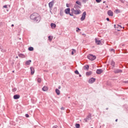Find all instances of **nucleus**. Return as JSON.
<instances>
[{"label":"nucleus","mask_w":128,"mask_h":128,"mask_svg":"<svg viewBox=\"0 0 128 128\" xmlns=\"http://www.w3.org/2000/svg\"><path fill=\"white\" fill-rule=\"evenodd\" d=\"M30 18L36 22H40V16L38 13H33L30 15Z\"/></svg>","instance_id":"obj_1"},{"label":"nucleus","mask_w":128,"mask_h":128,"mask_svg":"<svg viewBox=\"0 0 128 128\" xmlns=\"http://www.w3.org/2000/svg\"><path fill=\"white\" fill-rule=\"evenodd\" d=\"M71 12L74 14H80V10L77 8H72L71 9Z\"/></svg>","instance_id":"obj_2"},{"label":"nucleus","mask_w":128,"mask_h":128,"mask_svg":"<svg viewBox=\"0 0 128 128\" xmlns=\"http://www.w3.org/2000/svg\"><path fill=\"white\" fill-rule=\"evenodd\" d=\"M88 58L90 60H96V56H94L92 54H89L88 56Z\"/></svg>","instance_id":"obj_3"},{"label":"nucleus","mask_w":128,"mask_h":128,"mask_svg":"<svg viewBox=\"0 0 128 128\" xmlns=\"http://www.w3.org/2000/svg\"><path fill=\"white\" fill-rule=\"evenodd\" d=\"M86 12H84L82 14V16L80 18V20L82 22L83 20H86Z\"/></svg>","instance_id":"obj_4"},{"label":"nucleus","mask_w":128,"mask_h":128,"mask_svg":"<svg viewBox=\"0 0 128 128\" xmlns=\"http://www.w3.org/2000/svg\"><path fill=\"white\" fill-rule=\"evenodd\" d=\"M54 0H52L48 4V6L50 8V10H52V6H54Z\"/></svg>","instance_id":"obj_5"},{"label":"nucleus","mask_w":128,"mask_h":128,"mask_svg":"<svg viewBox=\"0 0 128 128\" xmlns=\"http://www.w3.org/2000/svg\"><path fill=\"white\" fill-rule=\"evenodd\" d=\"M95 42L98 45H102V42L100 40H98V38H95Z\"/></svg>","instance_id":"obj_6"},{"label":"nucleus","mask_w":128,"mask_h":128,"mask_svg":"<svg viewBox=\"0 0 128 128\" xmlns=\"http://www.w3.org/2000/svg\"><path fill=\"white\" fill-rule=\"evenodd\" d=\"M96 82V78H90L89 80H88V83L89 84H94V82Z\"/></svg>","instance_id":"obj_7"},{"label":"nucleus","mask_w":128,"mask_h":128,"mask_svg":"<svg viewBox=\"0 0 128 128\" xmlns=\"http://www.w3.org/2000/svg\"><path fill=\"white\" fill-rule=\"evenodd\" d=\"M108 14L109 16H114V12L111 10H109L108 11Z\"/></svg>","instance_id":"obj_8"},{"label":"nucleus","mask_w":128,"mask_h":128,"mask_svg":"<svg viewBox=\"0 0 128 128\" xmlns=\"http://www.w3.org/2000/svg\"><path fill=\"white\" fill-rule=\"evenodd\" d=\"M114 74H120V72H122V70L120 69H116L114 70Z\"/></svg>","instance_id":"obj_9"},{"label":"nucleus","mask_w":128,"mask_h":128,"mask_svg":"<svg viewBox=\"0 0 128 128\" xmlns=\"http://www.w3.org/2000/svg\"><path fill=\"white\" fill-rule=\"evenodd\" d=\"M70 12V8H67L64 10V12L66 14H69Z\"/></svg>","instance_id":"obj_10"},{"label":"nucleus","mask_w":128,"mask_h":128,"mask_svg":"<svg viewBox=\"0 0 128 128\" xmlns=\"http://www.w3.org/2000/svg\"><path fill=\"white\" fill-rule=\"evenodd\" d=\"M103 70L102 69H98L96 72L98 74H100L102 72Z\"/></svg>","instance_id":"obj_11"},{"label":"nucleus","mask_w":128,"mask_h":128,"mask_svg":"<svg viewBox=\"0 0 128 128\" xmlns=\"http://www.w3.org/2000/svg\"><path fill=\"white\" fill-rule=\"evenodd\" d=\"M110 65L112 66V68H116V62L114 60H112L110 62Z\"/></svg>","instance_id":"obj_12"},{"label":"nucleus","mask_w":128,"mask_h":128,"mask_svg":"<svg viewBox=\"0 0 128 128\" xmlns=\"http://www.w3.org/2000/svg\"><path fill=\"white\" fill-rule=\"evenodd\" d=\"M20 98V96L18 94H16L14 96V100H18Z\"/></svg>","instance_id":"obj_13"},{"label":"nucleus","mask_w":128,"mask_h":128,"mask_svg":"<svg viewBox=\"0 0 128 128\" xmlns=\"http://www.w3.org/2000/svg\"><path fill=\"white\" fill-rule=\"evenodd\" d=\"M30 70H31V74H34V67H30Z\"/></svg>","instance_id":"obj_14"},{"label":"nucleus","mask_w":128,"mask_h":128,"mask_svg":"<svg viewBox=\"0 0 128 128\" xmlns=\"http://www.w3.org/2000/svg\"><path fill=\"white\" fill-rule=\"evenodd\" d=\"M56 92L58 96H60V91L58 88L56 89Z\"/></svg>","instance_id":"obj_15"},{"label":"nucleus","mask_w":128,"mask_h":128,"mask_svg":"<svg viewBox=\"0 0 128 128\" xmlns=\"http://www.w3.org/2000/svg\"><path fill=\"white\" fill-rule=\"evenodd\" d=\"M30 62H32V60H28L26 61V66H30Z\"/></svg>","instance_id":"obj_16"},{"label":"nucleus","mask_w":128,"mask_h":128,"mask_svg":"<svg viewBox=\"0 0 128 128\" xmlns=\"http://www.w3.org/2000/svg\"><path fill=\"white\" fill-rule=\"evenodd\" d=\"M48 90V86H44L42 88V90L44 91V92H46V90Z\"/></svg>","instance_id":"obj_17"},{"label":"nucleus","mask_w":128,"mask_h":128,"mask_svg":"<svg viewBox=\"0 0 128 128\" xmlns=\"http://www.w3.org/2000/svg\"><path fill=\"white\" fill-rule=\"evenodd\" d=\"M84 70H88V68H90V66L88 65H86L84 66Z\"/></svg>","instance_id":"obj_18"},{"label":"nucleus","mask_w":128,"mask_h":128,"mask_svg":"<svg viewBox=\"0 0 128 128\" xmlns=\"http://www.w3.org/2000/svg\"><path fill=\"white\" fill-rule=\"evenodd\" d=\"M50 26H51V28H56V24H54V23H52V24H50Z\"/></svg>","instance_id":"obj_19"},{"label":"nucleus","mask_w":128,"mask_h":128,"mask_svg":"<svg viewBox=\"0 0 128 128\" xmlns=\"http://www.w3.org/2000/svg\"><path fill=\"white\" fill-rule=\"evenodd\" d=\"M92 74V71H90L86 72V76H90Z\"/></svg>","instance_id":"obj_20"},{"label":"nucleus","mask_w":128,"mask_h":128,"mask_svg":"<svg viewBox=\"0 0 128 128\" xmlns=\"http://www.w3.org/2000/svg\"><path fill=\"white\" fill-rule=\"evenodd\" d=\"M73 8H76L78 10V8H80V6H78V4H76L74 6V7Z\"/></svg>","instance_id":"obj_21"},{"label":"nucleus","mask_w":128,"mask_h":128,"mask_svg":"<svg viewBox=\"0 0 128 128\" xmlns=\"http://www.w3.org/2000/svg\"><path fill=\"white\" fill-rule=\"evenodd\" d=\"M37 82H39V84H40L42 82V78H37Z\"/></svg>","instance_id":"obj_22"},{"label":"nucleus","mask_w":128,"mask_h":128,"mask_svg":"<svg viewBox=\"0 0 128 128\" xmlns=\"http://www.w3.org/2000/svg\"><path fill=\"white\" fill-rule=\"evenodd\" d=\"M76 4H78V6H82V2L80 1H76Z\"/></svg>","instance_id":"obj_23"},{"label":"nucleus","mask_w":128,"mask_h":128,"mask_svg":"<svg viewBox=\"0 0 128 128\" xmlns=\"http://www.w3.org/2000/svg\"><path fill=\"white\" fill-rule=\"evenodd\" d=\"M80 125L79 124H76V128H80Z\"/></svg>","instance_id":"obj_24"},{"label":"nucleus","mask_w":128,"mask_h":128,"mask_svg":"<svg viewBox=\"0 0 128 128\" xmlns=\"http://www.w3.org/2000/svg\"><path fill=\"white\" fill-rule=\"evenodd\" d=\"M28 50H30V52H32V50H34V48L32 47H30L28 48Z\"/></svg>","instance_id":"obj_25"},{"label":"nucleus","mask_w":128,"mask_h":128,"mask_svg":"<svg viewBox=\"0 0 128 128\" xmlns=\"http://www.w3.org/2000/svg\"><path fill=\"white\" fill-rule=\"evenodd\" d=\"M48 40H50V42H52V37L50 36H48Z\"/></svg>","instance_id":"obj_26"},{"label":"nucleus","mask_w":128,"mask_h":128,"mask_svg":"<svg viewBox=\"0 0 128 128\" xmlns=\"http://www.w3.org/2000/svg\"><path fill=\"white\" fill-rule=\"evenodd\" d=\"M75 74H80V72H78V70H76L75 72H74Z\"/></svg>","instance_id":"obj_27"},{"label":"nucleus","mask_w":128,"mask_h":128,"mask_svg":"<svg viewBox=\"0 0 128 128\" xmlns=\"http://www.w3.org/2000/svg\"><path fill=\"white\" fill-rule=\"evenodd\" d=\"M12 92H16V88H13L12 89Z\"/></svg>","instance_id":"obj_28"},{"label":"nucleus","mask_w":128,"mask_h":128,"mask_svg":"<svg viewBox=\"0 0 128 128\" xmlns=\"http://www.w3.org/2000/svg\"><path fill=\"white\" fill-rule=\"evenodd\" d=\"M24 54H19V55H18V56H21V57H22V56H24Z\"/></svg>","instance_id":"obj_29"},{"label":"nucleus","mask_w":128,"mask_h":128,"mask_svg":"<svg viewBox=\"0 0 128 128\" xmlns=\"http://www.w3.org/2000/svg\"><path fill=\"white\" fill-rule=\"evenodd\" d=\"M118 27H117V28H122V26H120V25H118Z\"/></svg>","instance_id":"obj_30"},{"label":"nucleus","mask_w":128,"mask_h":128,"mask_svg":"<svg viewBox=\"0 0 128 128\" xmlns=\"http://www.w3.org/2000/svg\"><path fill=\"white\" fill-rule=\"evenodd\" d=\"M90 116H87L86 118L88 119V120H90Z\"/></svg>","instance_id":"obj_31"},{"label":"nucleus","mask_w":128,"mask_h":128,"mask_svg":"<svg viewBox=\"0 0 128 128\" xmlns=\"http://www.w3.org/2000/svg\"><path fill=\"white\" fill-rule=\"evenodd\" d=\"M3 8H8V5H5L3 6Z\"/></svg>","instance_id":"obj_32"},{"label":"nucleus","mask_w":128,"mask_h":128,"mask_svg":"<svg viewBox=\"0 0 128 128\" xmlns=\"http://www.w3.org/2000/svg\"><path fill=\"white\" fill-rule=\"evenodd\" d=\"M25 116H26V118H30V115H28V114H26Z\"/></svg>","instance_id":"obj_33"},{"label":"nucleus","mask_w":128,"mask_h":128,"mask_svg":"<svg viewBox=\"0 0 128 128\" xmlns=\"http://www.w3.org/2000/svg\"><path fill=\"white\" fill-rule=\"evenodd\" d=\"M96 2H100L102 0H96Z\"/></svg>","instance_id":"obj_34"},{"label":"nucleus","mask_w":128,"mask_h":128,"mask_svg":"<svg viewBox=\"0 0 128 128\" xmlns=\"http://www.w3.org/2000/svg\"><path fill=\"white\" fill-rule=\"evenodd\" d=\"M120 2H122V4H124V0H120Z\"/></svg>","instance_id":"obj_35"},{"label":"nucleus","mask_w":128,"mask_h":128,"mask_svg":"<svg viewBox=\"0 0 128 128\" xmlns=\"http://www.w3.org/2000/svg\"><path fill=\"white\" fill-rule=\"evenodd\" d=\"M110 50V52H113L114 53V49L112 48V49H111Z\"/></svg>","instance_id":"obj_36"},{"label":"nucleus","mask_w":128,"mask_h":128,"mask_svg":"<svg viewBox=\"0 0 128 128\" xmlns=\"http://www.w3.org/2000/svg\"><path fill=\"white\" fill-rule=\"evenodd\" d=\"M69 14H70V16H74V14H72L70 13Z\"/></svg>","instance_id":"obj_37"},{"label":"nucleus","mask_w":128,"mask_h":128,"mask_svg":"<svg viewBox=\"0 0 128 128\" xmlns=\"http://www.w3.org/2000/svg\"><path fill=\"white\" fill-rule=\"evenodd\" d=\"M77 28V30H76V32H78V30H80V28Z\"/></svg>","instance_id":"obj_38"},{"label":"nucleus","mask_w":128,"mask_h":128,"mask_svg":"<svg viewBox=\"0 0 128 128\" xmlns=\"http://www.w3.org/2000/svg\"><path fill=\"white\" fill-rule=\"evenodd\" d=\"M84 120H85V122H88V119H86V118L84 119Z\"/></svg>","instance_id":"obj_39"},{"label":"nucleus","mask_w":128,"mask_h":128,"mask_svg":"<svg viewBox=\"0 0 128 128\" xmlns=\"http://www.w3.org/2000/svg\"><path fill=\"white\" fill-rule=\"evenodd\" d=\"M52 128H59L57 126H53Z\"/></svg>","instance_id":"obj_40"},{"label":"nucleus","mask_w":128,"mask_h":128,"mask_svg":"<svg viewBox=\"0 0 128 128\" xmlns=\"http://www.w3.org/2000/svg\"><path fill=\"white\" fill-rule=\"evenodd\" d=\"M61 110H64V108L62 107Z\"/></svg>","instance_id":"obj_41"},{"label":"nucleus","mask_w":128,"mask_h":128,"mask_svg":"<svg viewBox=\"0 0 128 128\" xmlns=\"http://www.w3.org/2000/svg\"><path fill=\"white\" fill-rule=\"evenodd\" d=\"M116 12H120V10H116Z\"/></svg>","instance_id":"obj_42"},{"label":"nucleus","mask_w":128,"mask_h":128,"mask_svg":"<svg viewBox=\"0 0 128 128\" xmlns=\"http://www.w3.org/2000/svg\"><path fill=\"white\" fill-rule=\"evenodd\" d=\"M84 2H88V0H83Z\"/></svg>","instance_id":"obj_43"},{"label":"nucleus","mask_w":128,"mask_h":128,"mask_svg":"<svg viewBox=\"0 0 128 128\" xmlns=\"http://www.w3.org/2000/svg\"><path fill=\"white\" fill-rule=\"evenodd\" d=\"M106 20H108V22H110V18H106Z\"/></svg>","instance_id":"obj_44"},{"label":"nucleus","mask_w":128,"mask_h":128,"mask_svg":"<svg viewBox=\"0 0 128 128\" xmlns=\"http://www.w3.org/2000/svg\"><path fill=\"white\" fill-rule=\"evenodd\" d=\"M124 82L125 84H128V81H124Z\"/></svg>","instance_id":"obj_45"},{"label":"nucleus","mask_w":128,"mask_h":128,"mask_svg":"<svg viewBox=\"0 0 128 128\" xmlns=\"http://www.w3.org/2000/svg\"><path fill=\"white\" fill-rule=\"evenodd\" d=\"M58 90H60L61 86H58Z\"/></svg>","instance_id":"obj_46"},{"label":"nucleus","mask_w":128,"mask_h":128,"mask_svg":"<svg viewBox=\"0 0 128 128\" xmlns=\"http://www.w3.org/2000/svg\"><path fill=\"white\" fill-rule=\"evenodd\" d=\"M72 54H74V51L72 52Z\"/></svg>","instance_id":"obj_47"},{"label":"nucleus","mask_w":128,"mask_h":128,"mask_svg":"<svg viewBox=\"0 0 128 128\" xmlns=\"http://www.w3.org/2000/svg\"><path fill=\"white\" fill-rule=\"evenodd\" d=\"M14 26V24H12L11 25V26Z\"/></svg>","instance_id":"obj_48"},{"label":"nucleus","mask_w":128,"mask_h":128,"mask_svg":"<svg viewBox=\"0 0 128 128\" xmlns=\"http://www.w3.org/2000/svg\"><path fill=\"white\" fill-rule=\"evenodd\" d=\"M79 76H80V78L82 77V75H81V74H80V75H79Z\"/></svg>","instance_id":"obj_49"},{"label":"nucleus","mask_w":128,"mask_h":128,"mask_svg":"<svg viewBox=\"0 0 128 128\" xmlns=\"http://www.w3.org/2000/svg\"><path fill=\"white\" fill-rule=\"evenodd\" d=\"M66 6L67 8H68V4H66Z\"/></svg>","instance_id":"obj_50"},{"label":"nucleus","mask_w":128,"mask_h":128,"mask_svg":"<svg viewBox=\"0 0 128 128\" xmlns=\"http://www.w3.org/2000/svg\"><path fill=\"white\" fill-rule=\"evenodd\" d=\"M118 32H120V30H118Z\"/></svg>","instance_id":"obj_51"},{"label":"nucleus","mask_w":128,"mask_h":128,"mask_svg":"<svg viewBox=\"0 0 128 128\" xmlns=\"http://www.w3.org/2000/svg\"><path fill=\"white\" fill-rule=\"evenodd\" d=\"M16 58H18V56H16Z\"/></svg>","instance_id":"obj_52"},{"label":"nucleus","mask_w":128,"mask_h":128,"mask_svg":"<svg viewBox=\"0 0 128 128\" xmlns=\"http://www.w3.org/2000/svg\"><path fill=\"white\" fill-rule=\"evenodd\" d=\"M116 122H118V119H116Z\"/></svg>","instance_id":"obj_53"},{"label":"nucleus","mask_w":128,"mask_h":128,"mask_svg":"<svg viewBox=\"0 0 128 128\" xmlns=\"http://www.w3.org/2000/svg\"><path fill=\"white\" fill-rule=\"evenodd\" d=\"M50 12H52V10H50Z\"/></svg>","instance_id":"obj_54"},{"label":"nucleus","mask_w":128,"mask_h":128,"mask_svg":"<svg viewBox=\"0 0 128 128\" xmlns=\"http://www.w3.org/2000/svg\"><path fill=\"white\" fill-rule=\"evenodd\" d=\"M106 110H108V108H106Z\"/></svg>","instance_id":"obj_55"},{"label":"nucleus","mask_w":128,"mask_h":128,"mask_svg":"<svg viewBox=\"0 0 128 128\" xmlns=\"http://www.w3.org/2000/svg\"><path fill=\"white\" fill-rule=\"evenodd\" d=\"M12 72H14V71H12Z\"/></svg>","instance_id":"obj_56"},{"label":"nucleus","mask_w":128,"mask_h":128,"mask_svg":"<svg viewBox=\"0 0 128 128\" xmlns=\"http://www.w3.org/2000/svg\"><path fill=\"white\" fill-rule=\"evenodd\" d=\"M114 28H116V25H114Z\"/></svg>","instance_id":"obj_57"},{"label":"nucleus","mask_w":128,"mask_h":128,"mask_svg":"<svg viewBox=\"0 0 128 128\" xmlns=\"http://www.w3.org/2000/svg\"><path fill=\"white\" fill-rule=\"evenodd\" d=\"M91 128H94L92 127Z\"/></svg>","instance_id":"obj_58"}]
</instances>
